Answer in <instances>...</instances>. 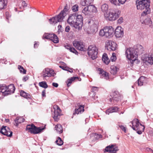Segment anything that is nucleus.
<instances>
[{
	"label": "nucleus",
	"mask_w": 153,
	"mask_h": 153,
	"mask_svg": "<svg viewBox=\"0 0 153 153\" xmlns=\"http://www.w3.org/2000/svg\"><path fill=\"white\" fill-rule=\"evenodd\" d=\"M83 21V18L82 15L74 13L69 15L67 22L71 26L79 30L82 28Z\"/></svg>",
	"instance_id": "f257e3e1"
},
{
	"label": "nucleus",
	"mask_w": 153,
	"mask_h": 153,
	"mask_svg": "<svg viewBox=\"0 0 153 153\" xmlns=\"http://www.w3.org/2000/svg\"><path fill=\"white\" fill-rule=\"evenodd\" d=\"M150 0H137L136 5L137 9L143 10L142 16H145L149 13L150 12Z\"/></svg>",
	"instance_id": "f03ea898"
},
{
	"label": "nucleus",
	"mask_w": 153,
	"mask_h": 153,
	"mask_svg": "<svg viewBox=\"0 0 153 153\" xmlns=\"http://www.w3.org/2000/svg\"><path fill=\"white\" fill-rule=\"evenodd\" d=\"M67 5L65 6L63 10L57 16L53 17L49 19V22L51 24H54L58 22H62L66 16L65 12H67L68 9Z\"/></svg>",
	"instance_id": "7ed1b4c3"
},
{
	"label": "nucleus",
	"mask_w": 153,
	"mask_h": 153,
	"mask_svg": "<svg viewBox=\"0 0 153 153\" xmlns=\"http://www.w3.org/2000/svg\"><path fill=\"white\" fill-rule=\"evenodd\" d=\"M114 34V30L111 26L105 27L100 30V35L101 36H105L110 38L112 37Z\"/></svg>",
	"instance_id": "20e7f679"
},
{
	"label": "nucleus",
	"mask_w": 153,
	"mask_h": 153,
	"mask_svg": "<svg viewBox=\"0 0 153 153\" xmlns=\"http://www.w3.org/2000/svg\"><path fill=\"white\" fill-rule=\"evenodd\" d=\"M15 91V88L13 84H11L6 86L5 85H0V92L2 93L5 96L13 93Z\"/></svg>",
	"instance_id": "39448f33"
},
{
	"label": "nucleus",
	"mask_w": 153,
	"mask_h": 153,
	"mask_svg": "<svg viewBox=\"0 0 153 153\" xmlns=\"http://www.w3.org/2000/svg\"><path fill=\"white\" fill-rule=\"evenodd\" d=\"M119 10L116 9L105 13L104 16L106 20L111 21H114L117 19L119 17Z\"/></svg>",
	"instance_id": "423d86ee"
},
{
	"label": "nucleus",
	"mask_w": 153,
	"mask_h": 153,
	"mask_svg": "<svg viewBox=\"0 0 153 153\" xmlns=\"http://www.w3.org/2000/svg\"><path fill=\"white\" fill-rule=\"evenodd\" d=\"M126 56L128 59L134 61L137 58V53H135L134 48H129L126 51Z\"/></svg>",
	"instance_id": "0eeeda50"
},
{
	"label": "nucleus",
	"mask_w": 153,
	"mask_h": 153,
	"mask_svg": "<svg viewBox=\"0 0 153 153\" xmlns=\"http://www.w3.org/2000/svg\"><path fill=\"white\" fill-rule=\"evenodd\" d=\"M88 51V55L92 59H94L97 57L98 49L95 45L89 46Z\"/></svg>",
	"instance_id": "6e6552de"
},
{
	"label": "nucleus",
	"mask_w": 153,
	"mask_h": 153,
	"mask_svg": "<svg viewBox=\"0 0 153 153\" xmlns=\"http://www.w3.org/2000/svg\"><path fill=\"white\" fill-rule=\"evenodd\" d=\"M110 96L111 98L109 99V101L112 102V104H116L121 99V94L117 91H115L111 93Z\"/></svg>",
	"instance_id": "1a4fd4ad"
},
{
	"label": "nucleus",
	"mask_w": 153,
	"mask_h": 153,
	"mask_svg": "<svg viewBox=\"0 0 153 153\" xmlns=\"http://www.w3.org/2000/svg\"><path fill=\"white\" fill-rule=\"evenodd\" d=\"M92 23V25L89 26L87 29V32L88 34H93L97 31L98 22L97 21L94 22L93 20L88 21V24Z\"/></svg>",
	"instance_id": "9d476101"
},
{
	"label": "nucleus",
	"mask_w": 153,
	"mask_h": 153,
	"mask_svg": "<svg viewBox=\"0 0 153 153\" xmlns=\"http://www.w3.org/2000/svg\"><path fill=\"white\" fill-rule=\"evenodd\" d=\"M97 11L96 8L93 5H90L85 7L82 10V13L85 15H89L91 12L95 13Z\"/></svg>",
	"instance_id": "9b49d317"
},
{
	"label": "nucleus",
	"mask_w": 153,
	"mask_h": 153,
	"mask_svg": "<svg viewBox=\"0 0 153 153\" xmlns=\"http://www.w3.org/2000/svg\"><path fill=\"white\" fill-rule=\"evenodd\" d=\"M42 38L43 39H50L55 43H57L59 42V40L57 36L54 34L45 33L44 34Z\"/></svg>",
	"instance_id": "f8f14e48"
},
{
	"label": "nucleus",
	"mask_w": 153,
	"mask_h": 153,
	"mask_svg": "<svg viewBox=\"0 0 153 153\" xmlns=\"http://www.w3.org/2000/svg\"><path fill=\"white\" fill-rule=\"evenodd\" d=\"M116 47V43L112 41L108 40L106 42L105 48L108 51H115Z\"/></svg>",
	"instance_id": "ddd939ff"
},
{
	"label": "nucleus",
	"mask_w": 153,
	"mask_h": 153,
	"mask_svg": "<svg viewBox=\"0 0 153 153\" xmlns=\"http://www.w3.org/2000/svg\"><path fill=\"white\" fill-rule=\"evenodd\" d=\"M119 150L118 147L115 144L108 146L105 149V152H109V153H117Z\"/></svg>",
	"instance_id": "4468645a"
},
{
	"label": "nucleus",
	"mask_w": 153,
	"mask_h": 153,
	"mask_svg": "<svg viewBox=\"0 0 153 153\" xmlns=\"http://www.w3.org/2000/svg\"><path fill=\"white\" fill-rule=\"evenodd\" d=\"M73 45L77 49L81 51H85L86 49L83 43L81 41H74L73 43Z\"/></svg>",
	"instance_id": "2eb2a0df"
},
{
	"label": "nucleus",
	"mask_w": 153,
	"mask_h": 153,
	"mask_svg": "<svg viewBox=\"0 0 153 153\" xmlns=\"http://www.w3.org/2000/svg\"><path fill=\"white\" fill-rule=\"evenodd\" d=\"M54 112L53 115V117L55 121H57L60 115L61 110L59 107L56 105L54 106Z\"/></svg>",
	"instance_id": "dca6fc26"
},
{
	"label": "nucleus",
	"mask_w": 153,
	"mask_h": 153,
	"mask_svg": "<svg viewBox=\"0 0 153 153\" xmlns=\"http://www.w3.org/2000/svg\"><path fill=\"white\" fill-rule=\"evenodd\" d=\"M42 75L44 78L50 77L51 76H53L54 75V72L52 70L45 68L43 71Z\"/></svg>",
	"instance_id": "f3484780"
},
{
	"label": "nucleus",
	"mask_w": 153,
	"mask_h": 153,
	"mask_svg": "<svg viewBox=\"0 0 153 153\" xmlns=\"http://www.w3.org/2000/svg\"><path fill=\"white\" fill-rule=\"evenodd\" d=\"M132 125H130V126L134 130H137L139 129L141 127L140 126L141 124L137 119L133 120L132 122H130Z\"/></svg>",
	"instance_id": "a211bd4d"
},
{
	"label": "nucleus",
	"mask_w": 153,
	"mask_h": 153,
	"mask_svg": "<svg viewBox=\"0 0 153 153\" xmlns=\"http://www.w3.org/2000/svg\"><path fill=\"white\" fill-rule=\"evenodd\" d=\"M134 49L135 53H137V56L139 55H141L144 53V48L142 45H140L134 46Z\"/></svg>",
	"instance_id": "6ab92c4d"
},
{
	"label": "nucleus",
	"mask_w": 153,
	"mask_h": 153,
	"mask_svg": "<svg viewBox=\"0 0 153 153\" xmlns=\"http://www.w3.org/2000/svg\"><path fill=\"white\" fill-rule=\"evenodd\" d=\"M115 36L117 38L121 37L123 35V29L120 26L117 27L115 29V32H114Z\"/></svg>",
	"instance_id": "aec40b11"
},
{
	"label": "nucleus",
	"mask_w": 153,
	"mask_h": 153,
	"mask_svg": "<svg viewBox=\"0 0 153 153\" xmlns=\"http://www.w3.org/2000/svg\"><path fill=\"white\" fill-rule=\"evenodd\" d=\"M98 71L100 72L99 74L100 75V77L101 78H104L106 80H108L109 79L108 73L103 70L100 68H99Z\"/></svg>",
	"instance_id": "412c9836"
},
{
	"label": "nucleus",
	"mask_w": 153,
	"mask_h": 153,
	"mask_svg": "<svg viewBox=\"0 0 153 153\" xmlns=\"http://www.w3.org/2000/svg\"><path fill=\"white\" fill-rule=\"evenodd\" d=\"M143 59V61L150 64L151 65L153 64V57L151 56H149L146 54L144 55Z\"/></svg>",
	"instance_id": "4be33fe9"
},
{
	"label": "nucleus",
	"mask_w": 153,
	"mask_h": 153,
	"mask_svg": "<svg viewBox=\"0 0 153 153\" xmlns=\"http://www.w3.org/2000/svg\"><path fill=\"white\" fill-rule=\"evenodd\" d=\"M78 108H76L75 110V111L73 113V115H75L76 114H81L84 111V107L83 105H78Z\"/></svg>",
	"instance_id": "5701e85b"
},
{
	"label": "nucleus",
	"mask_w": 153,
	"mask_h": 153,
	"mask_svg": "<svg viewBox=\"0 0 153 153\" xmlns=\"http://www.w3.org/2000/svg\"><path fill=\"white\" fill-rule=\"evenodd\" d=\"M111 3L116 5H120L124 4L126 0H109Z\"/></svg>",
	"instance_id": "b1692460"
},
{
	"label": "nucleus",
	"mask_w": 153,
	"mask_h": 153,
	"mask_svg": "<svg viewBox=\"0 0 153 153\" xmlns=\"http://www.w3.org/2000/svg\"><path fill=\"white\" fill-rule=\"evenodd\" d=\"M118 110V108L117 107H112L107 109L105 113L106 114H109V113L117 112Z\"/></svg>",
	"instance_id": "393cba45"
},
{
	"label": "nucleus",
	"mask_w": 153,
	"mask_h": 153,
	"mask_svg": "<svg viewBox=\"0 0 153 153\" xmlns=\"http://www.w3.org/2000/svg\"><path fill=\"white\" fill-rule=\"evenodd\" d=\"M24 121L25 119L23 117H17L14 120L15 123L16 124L15 125L16 126H17L19 123L24 122Z\"/></svg>",
	"instance_id": "a878e982"
},
{
	"label": "nucleus",
	"mask_w": 153,
	"mask_h": 153,
	"mask_svg": "<svg viewBox=\"0 0 153 153\" xmlns=\"http://www.w3.org/2000/svg\"><path fill=\"white\" fill-rule=\"evenodd\" d=\"M65 47L66 49L69 50L70 52L75 53L76 55H78V52L74 48L71 47L70 46L68 45H65Z\"/></svg>",
	"instance_id": "bb28decb"
},
{
	"label": "nucleus",
	"mask_w": 153,
	"mask_h": 153,
	"mask_svg": "<svg viewBox=\"0 0 153 153\" xmlns=\"http://www.w3.org/2000/svg\"><path fill=\"white\" fill-rule=\"evenodd\" d=\"M6 131L5 129H2V130H0V132L2 134L9 137H10L12 136L13 132L10 130V131H8V132H7L6 133V132H5Z\"/></svg>",
	"instance_id": "cd10ccee"
},
{
	"label": "nucleus",
	"mask_w": 153,
	"mask_h": 153,
	"mask_svg": "<svg viewBox=\"0 0 153 153\" xmlns=\"http://www.w3.org/2000/svg\"><path fill=\"white\" fill-rule=\"evenodd\" d=\"M146 78L144 76H141L138 80V84L139 86H141L143 85L145 82L146 81Z\"/></svg>",
	"instance_id": "c85d7f7f"
},
{
	"label": "nucleus",
	"mask_w": 153,
	"mask_h": 153,
	"mask_svg": "<svg viewBox=\"0 0 153 153\" xmlns=\"http://www.w3.org/2000/svg\"><path fill=\"white\" fill-rule=\"evenodd\" d=\"M34 128H35V126L33 124L28 125L26 127V130H28V131L32 134V131H33Z\"/></svg>",
	"instance_id": "c756f323"
},
{
	"label": "nucleus",
	"mask_w": 153,
	"mask_h": 153,
	"mask_svg": "<svg viewBox=\"0 0 153 153\" xmlns=\"http://www.w3.org/2000/svg\"><path fill=\"white\" fill-rule=\"evenodd\" d=\"M108 7L107 4H102L101 6V10L102 11L105 13H108Z\"/></svg>",
	"instance_id": "7c9ffc66"
},
{
	"label": "nucleus",
	"mask_w": 153,
	"mask_h": 153,
	"mask_svg": "<svg viewBox=\"0 0 153 153\" xmlns=\"http://www.w3.org/2000/svg\"><path fill=\"white\" fill-rule=\"evenodd\" d=\"M102 59L104 62L106 64H108L110 62V60L108 58L107 55L106 53H104L103 54Z\"/></svg>",
	"instance_id": "2f4dec72"
},
{
	"label": "nucleus",
	"mask_w": 153,
	"mask_h": 153,
	"mask_svg": "<svg viewBox=\"0 0 153 153\" xmlns=\"http://www.w3.org/2000/svg\"><path fill=\"white\" fill-rule=\"evenodd\" d=\"M142 23L146 25H148L149 26H151L152 22L150 18H147L145 19L142 22Z\"/></svg>",
	"instance_id": "473e14b6"
},
{
	"label": "nucleus",
	"mask_w": 153,
	"mask_h": 153,
	"mask_svg": "<svg viewBox=\"0 0 153 153\" xmlns=\"http://www.w3.org/2000/svg\"><path fill=\"white\" fill-rule=\"evenodd\" d=\"M117 70L118 68H117L116 66L112 65L111 67L110 73L113 75H115L117 73Z\"/></svg>",
	"instance_id": "72a5a7b5"
},
{
	"label": "nucleus",
	"mask_w": 153,
	"mask_h": 153,
	"mask_svg": "<svg viewBox=\"0 0 153 153\" xmlns=\"http://www.w3.org/2000/svg\"><path fill=\"white\" fill-rule=\"evenodd\" d=\"M91 136L94 137V139L92 140L94 142L98 140L99 138H101L102 137V136L101 135H98V134L96 133L92 134Z\"/></svg>",
	"instance_id": "f704fd0d"
},
{
	"label": "nucleus",
	"mask_w": 153,
	"mask_h": 153,
	"mask_svg": "<svg viewBox=\"0 0 153 153\" xmlns=\"http://www.w3.org/2000/svg\"><path fill=\"white\" fill-rule=\"evenodd\" d=\"M55 128L58 132L59 134L61 133L62 132L63 129L62 126L61 125L57 124L56 125L55 127Z\"/></svg>",
	"instance_id": "c9c22d12"
},
{
	"label": "nucleus",
	"mask_w": 153,
	"mask_h": 153,
	"mask_svg": "<svg viewBox=\"0 0 153 153\" xmlns=\"http://www.w3.org/2000/svg\"><path fill=\"white\" fill-rule=\"evenodd\" d=\"M43 130V128H41L40 127H37L35 126L34 128L33 131H32V134H37Z\"/></svg>",
	"instance_id": "e433bc0d"
},
{
	"label": "nucleus",
	"mask_w": 153,
	"mask_h": 153,
	"mask_svg": "<svg viewBox=\"0 0 153 153\" xmlns=\"http://www.w3.org/2000/svg\"><path fill=\"white\" fill-rule=\"evenodd\" d=\"M43 130V128H41L40 127H37L35 126L34 128L33 131H32V134H37Z\"/></svg>",
	"instance_id": "4c0bfd02"
},
{
	"label": "nucleus",
	"mask_w": 153,
	"mask_h": 153,
	"mask_svg": "<svg viewBox=\"0 0 153 153\" xmlns=\"http://www.w3.org/2000/svg\"><path fill=\"white\" fill-rule=\"evenodd\" d=\"M20 95L27 99L30 98V94H27L23 91H22L20 92Z\"/></svg>",
	"instance_id": "58836bf2"
},
{
	"label": "nucleus",
	"mask_w": 153,
	"mask_h": 153,
	"mask_svg": "<svg viewBox=\"0 0 153 153\" xmlns=\"http://www.w3.org/2000/svg\"><path fill=\"white\" fill-rule=\"evenodd\" d=\"M7 1L6 0H0V9H3L5 6H6Z\"/></svg>",
	"instance_id": "ea45409f"
},
{
	"label": "nucleus",
	"mask_w": 153,
	"mask_h": 153,
	"mask_svg": "<svg viewBox=\"0 0 153 153\" xmlns=\"http://www.w3.org/2000/svg\"><path fill=\"white\" fill-rule=\"evenodd\" d=\"M76 77H71L70 79H68L66 82V83L67 84L68 87H69L71 85V84L72 82L74 81Z\"/></svg>",
	"instance_id": "a19ab883"
},
{
	"label": "nucleus",
	"mask_w": 153,
	"mask_h": 153,
	"mask_svg": "<svg viewBox=\"0 0 153 153\" xmlns=\"http://www.w3.org/2000/svg\"><path fill=\"white\" fill-rule=\"evenodd\" d=\"M39 86L44 88H47L48 86L46 82L45 81H42L39 83Z\"/></svg>",
	"instance_id": "79ce46f5"
},
{
	"label": "nucleus",
	"mask_w": 153,
	"mask_h": 153,
	"mask_svg": "<svg viewBox=\"0 0 153 153\" xmlns=\"http://www.w3.org/2000/svg\"><path fill=\"white\" fill-rule=\"evenodd\" d=\"M55 142L59 146H61L63 143V141L62 140L60 137H58L57 140H56Z\"/></svg>",
	"instance_id": "37998d69"
},
{
	"label": "nucleus",
	"mask_w": 153,
	"mask_h": 153,
	"mask_svg": "<svg viewBox=\"0 0 153 153\" xmlns=\"http://www.w3.org/2000/svg\"><path fill=\"white\" fill-rule=\"evenodd\" d=\"M140 126H141V127L140 128V129L137 130V133L139 134H140L142 133V132L144 131L145 129V127L142 124H140Z\"/></svg>",
	"instance_id": "c03bdc74"
},
{
	"label": "nucleus",
	"mask_w": 153,
	"mask_h": 153,
	"mask_svg": "<svg viewBox=\"0 0 153 153\" xmlns=\"http://www.w3.org/2000/svg\"><path fill=\"white\" fill-rule=\"evenodd\" d=\"M18 68L19 70L21 73H23L24 74H26V71L24 69L22 66L20 65H19L18 66Z\"/></svg>",
	"instance_id": "a18cd8bd"
},
{
	"label": "nucleus",
	"mask_w": 153,
	"mask_h": 153,
	"mask_svg": "<svg viewBox=\"0 0 153 153\" xmlns=\"http://www.w3.org/2000/svg\"><path fill=\"white\" fill-rule=\"evenodd\" d=\"M78 5L77 4H76L72 7V9L73 12H76L78 10Z\"/></svg>",
	"instance_id": "49530a36"
},
{
	"label": "nucleus",
	"mask_w": 153,
	"mask_h": 153,
	"mask_svg": "<svg viewBox=\"0 0 153 153\" xmlns=\"http://www.w3.org/2000/svg\"><path fill=\"white\" fill-rule=\"evenodd\" d=\"M117 59V57L116 56V54L115 53H113L112 54V56L110 58V60L112 62L115 61Z\"/></svg>",
	"instance_id": "de8ad7c7"
},
{
	"label": "nucleus",
	"mask_w": 153,
	"mask_h": 153,
	"mask_svg": "<svg viewBox=\"0 0 153 153\" xmlns=\"http://www.w3.org/2000/svg\"><path fill=\"white\" fill-rule=\"evenodd\" d=\"M117 125L119 127L122 131H124L125 132H126V129L125 127L121 125L120 123L119 122L117 123Z\"/></svg>",
	"instance_id": "09e8293b"
},
{
	"label": "nucleus",
	"mask_w": 153,
	"mask_h": 153,
	"mask_svg": "<svg viewBox=\"0 0 153 153\" xmlns=\"http://www.w3.org/2000/svg\"><path fill=\"white\" fill-rule=\"evenodd\" d=\"M2 129H5V130H6V131H5V132H6V133H7V132H8V131H10V128L8 127H7L6 126H5V127H4V126H3V127L1 130H2Z\"/></svg>",
	"instance_id": "8fccbe9b"
},
{
	"label": "nucleus",
	"mask_w": 153,
	"mask_h": 153,
	"mask_svg": "<svg viewBox=\"0 0 153 153\" xmlns=\"http://www.w3.org/2000/svg\"><path fill=\"white\" fill-rule=\"evenodd\" d=\"M123 18L122 17H120L117 20L118 23L120 24L122 23L123 22Z\"/></svg>",
	"instance_id": "3c124183"
},
{
	"label": "nucleus",
	"mask_w": 153,
	"mask_h": 153,
	"mask_svg": "<svg viewBox=\"0 0 153 153\" xmlns=\"http://www.w3.org/2000/svg\"><path fill=\"white\" fill-rule=\"evenodd\" d=\"M81 4L82 6H88L89 5L88 4H87V2H86V1L84 0V1H83L81 2Z\"/></svg>",
	"instance_id": "603ef678"
},
{
	"label": "nucleus",
	"mask_w": 153,
	"mask_h": 153,
	"mask_svg": "<svg viewBox=\"0 0 153 153\" xmlns=\"http://www.w3.org/2000/svg\"><path fill=\"white\" fill-rule=\"evenodd\" d=\"M70 30V26H67L65 27V31L66 32H68Z\"/></svg>",
	"instance_id": "864d4df0"
},
{
	"label": "nucleus",
	"mask_w": 153,
	"mask_h": 153,
	"mask_svg": "<svg viewBox=\"0 0 153 153\" xmlns=\"http://www.w3.org/2000/svg\"><path fill=\"white\" fill-rule=\"evenodd\" d=\"M87 4H88L90 5L91 4L93 1V0H85Z\"/></svg>",
	"instance_id": "5fc2aeb1"
},
{
	"label": "nucleus",
	"mask_w": 153,
	"mask_h": 153,
	"mask_svg": "<svg viewBox=\"0 0 153 153\" xmlns=\"http://www.w3.org/2000/svg\"><path fill=\"white\" fill-rule=\"evenodd\" d=\"M52 85L53 86L56 88H57L58 86V84L55 82H53L52 84Z\"/></svg>",
	"instance_id": "6e6d98bb"
},
{
	"label": "nucleus",
	"mask_w": 153,
	"mask_h": 153,
	"mask_svg": "<svg viewBox=\"0 0 153 153\" xmlns=\"http://www.w3.org/2000/svg\"><path fill=\"white\" fill-rule=\"evenodd\" d=\"M146 150L148 152H152V153L153 152V150L151 149L147 148L146 149Z\"/></svg>",
	"instance_id": "4d7b16f0"
},
{
	"label": "nucleus",
	"mask_w": 153,
	"mask_h": 153,
	"mask_svg": "<svg viewBox=\"0 0 153 153\" xmlns=\"http://www.w3.org/2000/svg\"><path fill=\"white\" fill-rule=\"evenodd\" d=\"M42 97H46L45 95V90H44L42 92Z\"/></svg>",
	"instance_id": "13d9d810"
},
{
	"label": "nucleus",
	"mask_w": 153,
	"mask_h": 153,
	"mask_svg": "<svg viewBox=\"0 0 153 153\" xmlns=\"http://www.w3.org/2000/svg\"><path fill=\"white\" fill-rule=\"evenodd\" d=\"M28 79V77L27 76H25L23 78V81L24 82L26 81Z\"/></svg>",
	"instance_id": "bf43d9fd"
},
{
	"label": "nucleus",
	"mask_w": 153,
	"mask_h": 153,
	"mask_svg": "<svg viewBox=\"0 0 153 153\" xmlns=\"http://www.w3.org/2000/svg\"><path fill=\"white\" fill-rule=\"evenodd\" d=\"M93 91H97L98 90V88L97 87H93L92 88Z\"/></svg>",
	"instance_id": "052dcab7"
},
{
	"label": "nucleus",
	"mask_w": 153,
	"mask_h": 153,
	"mask_svg": "<svg viewBox=\"0 0 153 153\" xmlns=\"http://www.w3.org/2000/svg\"><path fill=\"white\" fill-rule=\"evenodd\" d=\"M62 27V26L61 25H59L58 26V30L59 31H61V28Z\"/></svg>",
	"instance_id": "680f3d73"
},
{
	"label": "nucleus",
	"mask_w": 153,
	"mask_h": 153,
	"mask_svg": "<svg viewBox=\"0 0 153 153\" xmlns=\"http://www.w3.org/2000/svg\"><path fill=\"white\" fill-rule=\"evenodd\" d=\"M68 69H70V68H69L68 67H65V68L63 69V70H65L68 71Z\"/></svg>",
	"instance_id": "e2e57ef3"
},
{
	"label": "nucleus",
	"mask_w": 153,
	"mask_h": 153,
	"mask_svg": "<svg viewBox=\"0 0 153 153\" xmlns=\"http://www.w3.org/2000/svg\"><path fill=\"white\" fill-rule=\"evenodd\" d=\"M38 44L36 43H35L34 44V48H36L38 46Z\"/></svg>",
	"instance_id": "0e129e2a"
},
{
	"label": "nucleus",
	"mask_w": 153,
	"mask_h": 153,
	"mask_svg": "<svg viewBox=\"0 0 153 153\" xmlns=\"http://www.w3.org/2000/svg\"><path fill=\"white\" fill-rule=\"evenodd\" d=\"M59 67L63 70V69L65 68V67L62 66H59Z\"/></svg>",
	"instance_id": "69168bd1"
},
{
	"label": "nucleus",
	"mask_w": 153,
	"mask_h": 153,
	"mask_svg": "<svg viewBox=\"0 0 153 153\" xmlns=\"http://www.w3.org/2000/svg\"><path fill=\"white\" fill-rule=\"evenodd\" d=\"M68 71L70 72H72L73 71L70 68V69H68Z\"/></svg>",
	"instance_id": "338daca9"
},
{
	"label": "nucleus",
	"mask_w": 153,
	"mask_h": 153,
	"mask_svg": "<svg viewBox=\"0 0 153 153\" xmlns=\"http://www.w3.org/2000/svg\"><path fill=\"white\" fill-rule=\"evenodd\" d=\"M5 121L6 123H8L9 122L10 120L9 119H6Z\"/></svg>",
	"instance_id": "774afa93"
}]
</instances>
